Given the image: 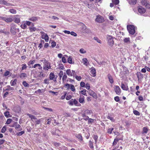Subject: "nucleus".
<instances>
[{
  "instance_id": "1",
  "label": "nucleus",
  "mask_w": 150,
  "mask_h": 150,
  "mask_svg": "<svg viewBox=\"0 0 150 150\" xmlns=\"http://www.w3.org/2000/svg\"><path fill=\"white\" fill-rule=\"evenodd\" d=\"M41 62L43 63L44 65L43 66V69L45 71H48L49 69H51L50 63L45 59L42 60Z\"/></svg>"
},
{
  "instance_id": "2",
  "label": "nucleus",
  "mask_w": 150,
  "mask_h": 150,
  "mask_svg": "<svg viewBox=\"0 0 150 150\" xmlns=\"http://www.w3.org/2000/svg\"><path fill=\"white\" fill-rule=\"evenodd\" d=\"M68 103L70 105H74L76 106H80L81 104L78 103V102L76 99H71L68 102Z\"/></svg>"
},
{
  "instance_id": "3",
  "label": "nucleus",
  "mask_w": 150,
  "mask_h": 150,
  "mask_svg": "<svg viewBox=\"0 0 150 150\" xmlns=\"http://www.w3.org/2000/svg\"><path fill=\"white\" fill-rule=\"evenodd\" d=\"M135 27L132 25H129L127 26V29L129 33L133 35L135 32Z\"/></svg>"
},
{
  "instance_id": "4",
  "label": "nucleus",
  "mask_w": 150,
  "mask_h": 150,
  "mask_svg": "<svg viewBox=\"0 0 150 150\" xmlns=\"http://www.w3.org/2000/svg\"><path fill=\"white\" fill-rule=\"evenodd\" d=\"M113 39V37L111 35H108L107 36L108 43L110 46H112L114 44V42Z\"/></svg>"
},
{
  "instance_id": "5",
  "label": "nucleus",
  "mask_w": 150,
  "mask_h": 150,
  "mask_svg": "<svg viewBox=\"0 0 150 150\" xmlns=\"http://www.w3.org/2000/svg\"><path fill=\"white\" fill-rule=\"evenodd\" d=\"M40 34L42 39H44L46 42H48L49 41V38L47 33H45L43 31H41L40 32Z\"/></svg>"
},
{
  "instance_id": "6",
  "label": "nucleus",
  "mask_w": 150,
  "mask_h": 150,
  "mask_svg": "<svg viewBox=\"0 0 150 150\" xmlns=\"http://www.w3.org/2000/svg\"><path fill=\"white\" fill-rule=\"evenodd\" d=\"M141 3L142 5L145 6L146 8H150V4L146 0H142Z\"/></svg>"
},
{
  "instance_id": "7",
  "label": "nucleus",
  "mask_w": 150,
  "mask_h": 150,
  "mask_svg": "<svg viewBox=\"0 0 150 150\" xmlns=\"http://www.w3.org/2000/svg\"><path fill=\"white\" fill-rule=\"evenodd\" d=\"M93 113V112L91 110H86L84 111L83 113L82 114V117L86 116V115H90Z\"/></svg>"
},
{
  "instance_id": "8",
  "label": "nucleus",
  "mask_w": 150,
  "mask_h": 150,
  "mask_svg": "<svg viewBox=\"0 0 150 150\" xmlns=\"http://www.w3.org/2000/svg\"><path fill=\"white\" fill-rule=\"evenodd\" d=\"M95 21L98 23H102L104 21V19L102 16L99 15L96 16Z\"/></svg>"
},
{
  "instance_id": "9",
  "label": "nucleus",
  "mask_w": 150,
  "mask_h": 150,
  "mask_svg": "<svg viewBox=\"0 0 150 150\" xmlns=\"http://www.w3.org/2000/svg\"><path fill=\"white\" fill-rule=\"evenodd\" d=\"M114 90L116 94L118 95H120L121 93V90L120 87L117 86H114Z\"/></svg>"
},
{
  "instance_id": "10",
  "label": "nucleus",
  "mask_w": 150,
  "mask_h": 150,
  "mask_svg": "<svg viewBox=\"0 0 150 150\" xmlns=\"http://www.w3.org/2000/svg\"><path fill=\"white\" fill-rule=\"evenodd\" d=\"M1 20H4L7 23L11 22L13 21L12 18L10 17H1Z\"/></svg>"
},
{
  "instance_id": "11",
  "label": "nucleus",
  "mask_w": 150,
  "mask_h": 150,
  "mask_svg": "<svg viewBox=\"0 0 150 150\" xmlns=\"http://www.w3.org/2000/svg\"><path fill=\"white\" fill-rule=\"evenodd\" d=\"M88 93L91 96L93 97L95 99L97 98V97L96 93L92 90H90L89 91Z\"/></svg>"
},
{
  "instance_id": "12",
  "label": "nucleus",
  "mask_w": 150,
  "mask_h": 150,
  "mask_svg": "<svg viewBox=\"0 0 150 150\" xmlns=\"http://www.w3.org/2000/svg\"><path fill=\"white\" fill-rule=\"evenodd\" d=\"M90 73L91 76L95 77L96 75V70L94 67H92L91 68Z\"/></svg>"
},
{
  "instance_id": "13",
  "label": "nucleus",
  "mask_w": 150,
  "mask_h": 150,
  "mask_svg": "<svg viewBox=\"0 0 150 150\" xmlns=\"http://www.w3.org/2000/svg\"><path fill=\"white\" fill-rule=\"evenodd\" d=\"M138 11L139 13L140 14H143L146 12V9L141 6H140L139 7Z\"/></svg>"
},
{
  "instance_id": "14",
  "label": "nucleus",
  "mask_w": 150,
  "mask_h": 150,
  "mask_svg": "<svg viewBox=\"0 0 150 150\" xmlns=\"http://www.w3.org/2000/svg\"><path fill=\"white\" fill-rule=\"evenodd\" d=\"M20 16L18 15H16L14 16V20L15 23H18L20 22Z\"/></svg>"
},
{
  "instance_id": "15",
  "label": "nucleus",
  "mask_w": 150,
  "mask_h": 150,
  "mask_svg": "<svg viewBox=\"0 0 150 150\" xmlns=\"http://www.w3.org/2000/svg\"><path fill=\"white\" fill-rule=\"evenodd\" d=\"M49 78L50 80H53L54 81L56 80V78L55 77L54 74L52 72L50 73V74Z\"/></svg>"
},
{
  "instance_id": "16",
  "label": "nucleus",
  "mask_w": 150,
  "mask_h": 150,
  "mask_svg": "<svg viewBox=\"0 0 150 150\" xmlns=\"http://www.w3.org/2000/svg\"><path fill=\"white\" fill-rule=\"evenodd\" d=\"M16 29L14 25L11 26V32L13 34H15L16 33Z\"/></svg>"
},
{
  "instance_id": "17",
  "label": "nucleus",
  "mask_w": 150,
  "mask_h": 150,
  "mask_svg": "<svg viewBox=\"0 0 150 150\" xmlns=\"http://www.w3.org/2000/svg\"><path fill=\"white\" fill-rule=\"evenodd\" d=\"M0 4H4L6 6H9L11 5L10 4L7 3L4 0H0Z\"/></svg>"
},
{
  "instance_id": "18",
  "label": "nucleus",
  "mask_w": 150,
  "mask_h": 150,
  "mask_svg": "<svg viewBox=\"0 0 150 150\" xmlns=\"http://www.w3.org/2000/svg\"><path fill=\"white\" fill-rule=\"evenodd\" d=\"M148 130L149 129L147 127H144L142 129V134H147Z\"/></svg>"
},
{
  "instance_id": "19",
  "label": "nucleus",
  "mask_w": 150,
  "mask_h": 150,
  "mask_svg": "<svg viewBox=\"0 0 150 150\" xmlns=\"http://www.w3.org/2000/svg\"><path fill=\"white\" fill-rule=\"evenodd\" d=\"M137 76L139 80L143 78V74L139 72H137Z\"/></svg>"
},
{
  "instance_id": "20",
  "label": "nucleus",
  "mask_w": 150,
  "mask_h": 150,
  "mask_svg": "<svg viewBox=\"0 0 150 150\" xmlns=\"http://www.w3.org/2000/svg\"><path fill=\"white\" fill-rule=\"evenodd\" d=\"M121 87L124 90L127 91L128 89V86L127 85H124L123 83L121 84Z\"/></svg>"
},
{
  "instance_id": "21",
  "label": "nucleus",
  "mask_w": 150,
  "mask_h": 150,
  "mask_svg": "<svg viewBox=\"0 0 150 150\" xmlns=\"http://www.w3.org/2000/svg\"><path fill=\"white\" fill-rule=\"evenodd\" d=\"M17 82V80L15 79L14 80H11L10 82V83L11 86H14L16 85Z\"/></svg>"
},
{
  "instance_id": "22",
  "label": "nucleus",
  "mask_w": 150,
  "mask_h": 150,
  "mask_svg": "<svg viewBox=\"0 0 150 150\" xmlns=\"http://www.w3.org/2000/svg\"><path fill=\"white\" fill-rule=\"evenodd\" d=\"M108 77L110 83H113V80L112 76L110 74H108Z\"/></svg>"
},
{
  "instance_id": "23",
  "label": "nucleus",
  "mask_w": 150,
  "mask_h": 150,
  "mask_svg": "<svg viewBox=\"0 0 150 150\" xmlns=\"http://www.w3.org/2000/svg\"><path fill=\"white\" fill-rule=\"evenodd\" d=\"M37 67H38V69L39 70H42V67L41 66L40 64H35L33 67L34 68Z\"/></svg>"
},
{
  "instance_id": "24",
  "label": "nucleus",
  "mask_w": 150,
  "mask_h": 150,
  "mask_svg": "<svg viewBox=\"0 0 150 150\" xmlns=\"http://www.w3.org/2000/svg\"><path fill=\"white\" fill-rule=\"evenodd\" d=\"M137 2V0H129V3L130 5H133L136 4Z\"/></svg>"
},
{
  "instance_id": "25",
  "label": "nucleus",
  "mask_w": 150,
  "mask_h": 150,
  "mask_svg": "<svg viewBox=\"0 0 150 150\" xmlns=\"http://www.w3.org/2000/svg\"><path fill=\"white\" fill-rule=\"evenodd\" d=\"M4 114L5 116L7 118L11 117V115L9 114V112L6 111L4 113Z\"/></svg>"
},
{
  "instance_id": "26",
  "label": "nucleus",
  "mask_w": 150,
  "mask_h": 150,
  "mask_svg": "<svg viewBox=\"0 0 150 150\" xmlns=\"http://www.w3.org/2000/svg\"><path fill=\"white\" fill-rule=\"evenodd\" d=\"M66 73L67 75L69 76H72V72L70 69H67L66 71Z\"/></svg>"
},
{
  "instance_id": "27",
  "label": "nucleus",
  "mask_w": 150,
  "mask_h": 150,
  "mask_svg": "<svg viewBox=\"0 0 150 150\" xmlns=\"http://www.w3.org/2000/svg\"><path fill=\"white\" fill-rule=\"evenodd\" d=\"M38 17H33L30 18L29 19L30 21H35L38 20Z\"/></svg>"
},
{
  "instance_id": "28",
  "label": "nucleus",
  "mask_w": 150,
  "mask_h": 150,
  "mask_svg": "<svg viewBox=\"0 0 150 150\" xmlns=\"http://www.w3.org/2000/svg\"><path fill=\"white\" fill-rule=\"evenodd\" d=\"M72 91L75 92V88L74 85L72 84L70 85V89Z\"/></svg>"
},
{
  "instance_id": "29",
  "label": "nucleus",
  "mask_w": 150,
  "mask_h": 150,
  "mask_svg": "<svg viewBox=\"0 0 150 150\" xmlns=\"http://www.w3.org/2000/svg\"><path fill=\"white\" fill-rule=\"evenodd\" d=\"M84 97L82 96V97H80L79 99V101L80 103H83L84 101Z\"/></svg>"
},
{
  "instance_id": "30",
  "label": "nucleus",
  "mask_w": 150,
  "mask_h": 150,
  "mask_svg": "<svg viewBox=\"0 0 150 150\" xmlns=\"http://www.w3.org/2000/svg\"><path fill=\"white\" fill-rule=\"evenodd\" d=\"M45 43V42L43 40H41L40 43L39 44L38 46V47L39 48V49H41L42 47V45H43Z\"/></svg>"
},
{
  "instance_id": "31",
  "label": "nucleus",
  "mask_w": 150,
  "mask_h": 150,
  "mask_svg": "<svg viewBox=\"0 0 150 150\" xmlns=\"http://www.w3.org/2000/svg\"><path fill=\"white\" fill-rule=\"evenodd\" d=\"M14 90L13 88L11 87L10 86H7L6 90L8 91H13Z\"/></svg>"
},
{
  "instance_id": "32",
  "label": "nucleus",
  "mask_w": 150,
  "mask_h": 150,
  "mask_svg": "<svg viewBox=\"0 0 150 150\" xmlns=\"http://www.w3.org/2000/svg\"><path fill=\"white\" fill-rule=\"evenodd\" d=\"M121 139H119V138H118L115 139L114 140V142H113V145H116L117 144V142L119 140H120Z\"/></svg>"
},
{
  "instance_id": "33",
  "label": "nucleus",
  "mask_w": 150,
  "mask_h": 150,
  "mask_svg": "<svg viewBox=\"0 0 150 150\" xmlns=\"http://www.w3.org/2000/svg\"><path fill=\"white\" fill-rule=\"evenodd\" d=\"M71 84L66 83L64 85V87H65L67 90H69L70 89Z\"/></svg>"
},
{
  "instance_id": "34",
  "label": "nucleus",
  "mask_w": 150,
  "mask_h": 150,
  "mask_svg": "<svg viewBox=\"0 0 150 150\" xmlns=\"http://www.w3.org/2000/svg\"><path fill=\"white\" fill-rule=\"evenodd\" d=\"M27 115L29 116L32 120H35L36 119L35 117L32 115L29 114H27Z\"/></svg>"
},
{
  "instance_id": "35",
  "label": "nucleus",
  "mask_w": 150,
  "mask_h": 150,
  "mask_svg": "<svg viewBox=\"0 0 150 150\" xmlns=\"http://www.w3.org/2000/svg\"><path fill=\"white\" fill-rule=\"evenodd\" d=\"M79 52L81 54H85L86 52V51L83 48H81L80 49Z\"/></svg>"
},
{
  "instance_id": "36",
  "label": "nucleus",
  "mask_w": 150,
  "mask_h": 150,
  "mask_svg": "<svg viewBox=\"0 0 150 150\" xmlns=\"http://www.w3.org/2000/svg\"><path fill=\"white\" fill-rule=\"evenodd\" d=\"M82 61L83 64L84 65H86V63L88 62L87 59L86 58H84L82 59Z\"/></svg>"
},
{
  "instance_id": "37",
  "label": "nucleus",
  "mask_w": 150,
  "mask_h": 150,
  "mask_svg": "<svg viewBox=\"0 0 150 150\" xmlns=\"http://www.w3.org/2000/svg\"><path fill=\"white\" fill-rule=\"evenodd\" d=\"M63 75V72L62 71H60V72L59 74V80H60L61 79Z\"/></svg>"
},
{
  "instance_id": "38",
  "label": "nucleus",
  "mask_w": 150,
  "mask_h": 150,
  "mask_svg": "<svg viewBox=\"0 0 150 150\" xmlns=\"http://www.w3.org/2000/svg\"><path fill=\"white\" fill-rule=\"evenodd\" d=\"M112 2L115 5H116L119 3V0H112Z\"/></svg>"
},
{
  "instance_id": "39",
  "label": "nucleus",
  "mask_w": 150,
  "mask_h": 150,
  "mask_svg": "<svg viewBox=\"0 0 150 150\" xmlns=\"http://www.w3.org/2000/svg\"><path fill=\"white\" fill-rule=\"evenodd\" d=\"M20 76V78L21 79H23L25 77H26L27 75L25 73H22L21 74Z\"/></svg>"
},
{
  "instance_id": "40",
  "label": "nucleus",
  "mask_w": 150,
  "mask_h": 150,
  "mask_svg": "<svg viewBox=\"0 0 150 150\" xmlns=\"http://www.w3.org/2000/svg\"><path fill=\"white\" fill-rule=\"evenodd\" d=\"M76 137L80 141H81L82 140V137L80 134H77Z\"/></svg>"
},
{
  "instance_id": "41",
  "label": "nucleus",
  "mask_w": 150,
  "mask_h": 150,
  "mask_svg": "<svg viewBox=\"0 0 150 150\" xmlns=\"http://www.w3.org/2000/svg\"><path fill=\"white\" fill-rule=\"evenodd\" d=\"M9 12L13 14H16V10L13 9H9Z\"/></svg>"
},
{
  "instance_id": "42",
  "label": "nucleus",
  "mask_w": 150,
  "mask_h": 150,
  "mask_svg": "<svg viewBox=\"0 0 150 150\" xmlns=\"http://www.w3.org/2000/svg\"><path fill=\"white\" fill-rule=\"evenodd\" d=\"M86 91L85 89H84L81 91H80V93L83 95L87 96V95L86 94Z\"/></svg>"
},
{
  "instance_id": "43",
  "label": "nucleus",
  "mask_w": 150,
  "mask_h": 150,
  "mask_svg": "<svg viewBox=\"0 0 150 150\" xmlns=\"http://www.w3.org/2000/svg\"><path fill=\"white\" fill-rule=\"evenodd\" d=\"M21 26L22 28L23 29H24L26 28L27 27V25L25 23H24L23 24H22Z\"/></svg>"
},
{
  "instance_id": "44",
  "label": "nucleus",
  "mask_w": 150,
  "mask_h": 150,
  "mask_svg": "<svg viewBox=\"0 0 150 150\" xmlns=\"http://www.w3.org/2000/svg\"><path fill=\"white\" fill-rule=\"evenodd\" d=\"M23 84L24 86L25 87H28L29 86V84L27 83L25 81H23Z\"/></svg>"
},
{
  "instance_id": "45",
  "label": "nucleus",
  "mask_w": 150,
  "mask_h": 150,
  "mask_svg": "<svg viewBox=\"0 0 150 150\" xmlns=\"http://www.w3.org/2000/svg\"><path fill=\"white\" fill-rule=\"evenodd\" d=\"M68 63L70 64H71L72 63V60L71 58L69 57L68 59Z\"/></svg>"
},
{
  "instance_id": "46",
  "label": "nucleus",
  "mask_w": 150,
  "mask_h": 150,
  "mask_svg": "<svg viewBox=\"0 0 150 150\" xmlns=\"http://www.w3.org/2000/svg\"><path fill=\"white\" fill-rule=\"evenodd\" d=\"M25 132L24 131H22L16 133V135L18 136H20L22 135Z\"/></svg>"
},
{
  "instance_id": "47",
  "label": "nucleus",
  "mask_w": 150,
  "mask_h": 150,
  "mask_svg": "<svg viewBox=\"0 0 150 150\" xmlns=\"http://www.w3.org/2000/svg\"><path fill=\"white\" fill-rule=\"evenodd\" d=\"M85 88H86L88 90H89L90 88V84H89V83H86V85H85Z\"/></svg>"
},
{
  "instance_id": "48",
  "label": "nucleus",
  "mask_w": 150,
  "mask_h": 150,
  "mask_svg": "<svg viewBox=\"0 0 150 150\" xmlns=\"http://www.w3.org/2000/svg\"><path fill=\"white\" fill-rule=\"evenodd\" d=\"M35 62V60H34L32 61H30L28 63V65H30L31 64H34Z\"/></svg>"
},
{
  "instance_id": "49",
  "label": "nucleus",
  "mask_w": 150,
  "mask_h": 150,
  "mask_svg": "<svg viewBox=\"0 0 150 150\" xmlns=\"http://www.w3.org/2000/svg\"><path fill=\"white\" fill-rule=\"evenodd\" d=\"M22 70L26 69L27 67V65L25 64H22Z\"/></svg>"
},
{
  "instance_id": "50",
  "label": "nucleus",
  "mask_w": 150,
  "mask_h": 150,
  "mask_svg": "<svg viewBox=\"0 0 150 150\" xmlns=\"http://www.w3.org/2000/svg\"><path fill=\"white\" fill-rule=\"evenodd\" d=\"M94 39L97 42L99 43H101V41L100 40H99L98 38H96V37H95L94 38Z\"/></svg>"
},
{
  "instance_id": "51",
  "label": "nucleus",
  "mask_w": 150,
  "mask_h": 150,
  "mask_svg": "<svg viewBox=\"0 0 150 150\" xmlns=\"http://www.w3.org/2000/svg\"><path fill=\"white\" fill-rule=\"evenodd\" d=\"M133 113L134 114L137 115H140L139 112L136 110L133 111Z\"/></svg>"
},
{
  "instance_id": "52",
  "label": "nucleus",
  "mask_w": 150,
  "mask_h": 150,
  "mask_svg": "<svg viewBox=\"0 0 150 150\" xmlns=\"http://www.w3.org/2000/svg\"><path fill=\"white\" fill-rule=\"evenodd\" d=\"M12 121V120L11 119L9 118L7 119L6 124H10Z\"/></svg>"
},
{
  "instance_id": "53",
  "label": "nucleus",
  "mask_w": 150,
  "mask_h": 150,
  "mask_svg": "<svg viewBox=\"0 0 150 150\" xmlns=\"http://www.w3.org/2000/svg\"><path fill=\"white\" fill-rule=\"evenodd\" d=\"M29 30L31 32L35 31L36 30V28L35 27H30Z\"/></svg>"
},
{
  "instance_id": "54",
  "label": "nucleus",
  "mask_w": 150,
  "mask_h": 150,
  "mask_svg": "<svg viewBox=\"0 0 150 150\" xmlns=\"http://www.w3.org/2000/svg\"><path fill=\"white\" fill-rule=\"evenodd\" d=\"M75 78L78 81H80L81 79V77L80 76H75Z\"/></svg>"
},
{
  "instance_id": "55",
  "label": "nucleus",
  "mask_w": 150,
  "mask_h": 150,
  "mask_svg": "<svg viewBox=\"0 0 150 150\" xmlns=\"http://www.w3.org/2000/svg\"><path fill=\"white\" fill-rule=\"evenodd\" d=\"M38 76L40 77H45V75L43 74V72H41L39 74Z\"/></svg>"
},
{
  "instance_id": "56",
  "label": "nucleus",
  "mask_w": 150,
  "mask_h": 150,
  "mask_svg": "<svg viewBox=\"0 0 150 150\" xmlns=\"http://www.w3.org/2000/svg\"><path fill=\"white\" fill-rule=\"evenodd\" d=\"M62 62L64 63H66L67 62L66 59L64 57H62Z\"/></svg>"
},
{
  "instance_id": "57",
  "label": "nucleus",
  "mask_w": 150,
  "mask_h": 150,
  "mask_svg": "<svg viewBox=\"0 0 150 150\" xmlns=\"http://www.w3.org/2000/svg\"><path fill=\"white\" fill-rule=\"evenodd\" d=\"M113 129V128L108 129V132L109 134H111Z\"/></svg>"
},
{
  "instance_id": "58",
  "label": "nucleus",
  "mask_w": 150,
  "mask_h": 150,
  "mask_svg": "<svg viewBox=\"0 0 150 150\" xmlns=\"http://www.w3.org/2000/svg\"><path fill=\"white\" fill-rule=\"evenodd\" d=\"M114 100L118 102L120 101V98L118 96H116L114 97Z\"/></svg>"
},
{
  "instance_id": "59",
  "label": "nucleus",
  "mask_w": 150,
  "mask_h": 150,
  "mask_svg": "<svg viewBox=\"0 0 150 150\" xmlns=\"http://www.w3.org/2000/svg\"><path fill=\"white\" fill-rule=\"evenodd\" d=\"M67 77V76L66 75L64 74V75H63V76L62 78V80L63 82H64V81H65Z\"/></svg>"
},
{
  "instance_id": "60",
  "label": "nucleus",
  "mask_w": 150,
  "mask_h": 150,
  "mask_svg": "<svg viewBox=\"0 0 150 150\" xmlns=\"http://www.w3.org/2000/svg\"><path fill=\"white\" fill-rule=\"evenodd\" d=\"M42 90L39 89L35 91V93L36 94H40L42 92Z\"/></svg>"
},
{
  "instance_id": "61",
  "label": "nucleus",
  "mask_w": 150,
  "mask_h": 150,
  "mask_svg": "<svg viewBox=\"0 0 150 150\" xmlns=\"http://www.w3.org/2000/svg\"><path fill=\"white\" fill-rule=\"evenodd\" d=\"M56 43L54 41H53L51 43V47H54L56 45Z\"/></svg>"
},
{
  "instance_id": "62",
  "label": "nucleus",
  "mask_w": 150,
  "mask_h": 150,
  "mask_svg": "<svg viewBox=\"0 0 150 150\" xmlns=\"http://www.w3.org/2000/svg\"><path fill=\"white\" fill-rule=\"evenodd\" d=\"M6 127L5 126H4L1 129V132L2 133H4L6 131Z\"/></svg>"
},
{
  "instance_id": "63",
  "label": "nucleus",
  "mask_w": 150,
  "mask_h": 150,
  "mask_svg": "<svg viewBox=\"0 0 150 150\" xmlns=\"http://www.w3.org/2000/svg\"><path fill=\"white\" fill-rule=\"evenodd\" d=\"M115 17L113 16L110 15L109 17V18L110 20L112 21L115 18Z\"/></svg>"
},
{
  "instance_id": "64",
  "label": "nucleus",
  "mask_w": 150,
  "mask_h": 150,
  "mask_svg": "<svg viewBox=\"0 0 150 150\" xmlns=\"http://www.w3.org/2000/svg\"><path fill=\"white\" fill-rule=\"evenodd\" d=\"M107 118L110 120L112 122H114L115 121V120L113 118L111 117L110 116H108L107 117Z\"/></svg>"
}]
</instances>
